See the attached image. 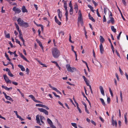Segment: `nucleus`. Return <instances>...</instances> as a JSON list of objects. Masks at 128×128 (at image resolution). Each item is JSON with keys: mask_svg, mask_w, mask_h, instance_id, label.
Segmentation results:
<instances>
[{"mask_svg": "<svg viewBox=\"0 0 128 128\" xmlns=\"http://www.w3.org/2000/svg\"><path fill=\"white\" fill-rule=\"evenodd\" d=\"M52 52L53 56L55 58H58L60 55L59 50L56 48H54L52 49Z\"/></svg>", "mask_w": 128, "mask_h": 128, "instance_id": "1", "label": "nucleus"}, {"mask_svg": "<svg viewBox=\"0 0 128 128\" xmlns=\"http://www.w3.org/2000/svg\"><path fill=\"white\" fill-rule=\"evenodd\" d=\"M78 24H79V23H80L81 24V25L82 26L83 24V20L82 17V15L81 13H80V14L79 15L78 18Z\"/></svg>", "mask_w": 128, "mask_h": 128, "instance_id": "2", "label": "nucleus"}, {"mask_svg": "<svg viewBox=\"0 0 128 128\" xmlns=\"http://www.w3.org/2000/svg\"><path fill=\"white\" fill-rule=\"evenodd\" d=\"M38 109L39 111L41 112H43L46 115H48V112L46 110L42 108H38Z\"/></svg>", "mask_w": 128, "mask_h": 128, "instance_id": "3", "label": "nucleus"}, {"mask_svg": "<svg viewBox=\"0 0 128 128\" xmlns=\"http://www.w3.org/2000/svg\"><path fill=\"white\" fill-rule=\"evenodd\" d=\"M12 10L16 13L19 14L21 12V10L18 8H16V6L14 7Z\"/></svg>", "mask_w": 128, "mask_h": 128, "instance_id": "4", "label": "nucleus"}, {"mask_svg": "<svg viewBox=\"0 0 128 128\" xmlns=\"http://www.w3.org/2000/svg\"><path fill=\"white\" fill-rule=\"evenodd\" d=\"M18 32L19 34V35L18 36L21 39V40L22 41L23 43V44L24 45H25L24 40L23 38L22 32L21 31H20Z\"/></svg>", "mask_w": 128, "mask_h": 128, "instance_id": "5", "label": "nucleus"}, {"mask_svg": "<svg viewBox=\"0 0 128 128\" xmlns=\"http://www.w3.org/2000/svg\"><path fill=\"white\" fill-rule=\"evenodd\" d=\"M4 79L6 82L7 83H11V81L8 78V77L6 75H4L3 76Z\"/></svg>", "mask_w": 128, "mask_h": 128, "instance_id": "6", "label": "nucleus"}, {"mask_svg": "<svg viewBox=\"0 0 128 128\" xmlns=\"http://www.w3.org/2000/svg\"><path fill=\"white\" fill-rule=\"evenodd\" d=\"M17 21L18 22V24L20 26H22V24L24 22L23 20H22L20 18H19L18 19Z\"/></svg>", "mask_w": 128, "mask_h": 128, "instance_id": "7", "label": "nucleus"}, {"mask_svg": "<svg viewBox=\"0 0 128 128\" xmlns=\"http://www.w3.org/2000/svg\"><path fill=\"white\" fill-rule=\"evenodd\" d=\"M36 122L38 124L40 125L41 126L42 124L40 123V119L39 118V115H37L36 116Z\"/></svg>", "mask_w": 128, "mask_h": 128, "instance_id": "8", "label": "nucleus"}, {"mask_svg": "<svg viewBox=\"0 0 128 128\" xmlns=\"http://www.w3.org/2000/svg\"><path fill=\"white\" fill-rule=\"evenodd\" d=\"M99 47L100 53L101 54H103V52L104 51V50L102 44H100Z\"/></svg>", "mask_w": 128, "mask_h": 128, "instance_id": "9", "label": "nucleus"}, {"mask_svg": "<svg viewBox=\"0 0 128 128\" xmlns=\"http://www.w3.org/2000/svg\"><path fill=\"white\" fill-rule=\"evenodd\" d=\"M58 14V16L60 20H61L62 17V12L60 11V9H58L57 10Z\"/></svg>", "mask_w": 128, "mask_h": 128, "instance_id": "10", "label": "nucleus"}, {"mask_svg": "<svg viewBox=\"0 0 128 128\" xmlns=\"http://www.w3.org/2000/svg\"><path fill=\"white\" fill-rule=\"evenodd\" d=\"M40 121L42 124V125L43 124V125L44 124V123L43 121V120H45V118L42 116L40 115Z\"/></svg>", "mask_w": 128, "mask_h": 128, "instance_id": "11", "label": "nucleus"}, {"mask_svg": "<svg viewBox=\"0 0 128 128\" xmlns=\"http://www.w3.org/2000/svg\"><path fill=\"white\" fill-rule=\"evenodd\" d=\"M55 22L57 23L58 25H60L61 24V23L60 22L57 18L56 16L55 17Z\"/></svg>", "mask_w": 128, "mask_h": 128, "instance_id": "12", "label": "nucleus"}, {"mask_svg": "<svg viewBox=\"0 0 128 128\" xmlns=\"http://www.w3.org/2000/svg\"><path fill=\"white\" fill-rule=\"evenodd\" d=\"M99 88L103 96H104V92L102 86H100L99 87Z\"/></svg>", "mask_w": 128, "mask_h": 128, "instance_id": "13", "label": "nucleus"}, {"mask_svg": "<svg viewBox=\"0 0 128 128\" xmlns=\"http://www.w3.org/2000/svg\"><path fill=\"white\" fill-rule=\"evenodd\" d=\"M22 10L23 12H28V10L26 8L25 6H22Z\"/></svg>", "mask_w": 128, "mask_h": 128, "instance_id": "14", "label": "nucleus"}, {"mask_svg": "<svg viewBox=\"0 0 128 128\" xmlns=\"http://www.w3.org/2000/svg\"><path fill=\"white\" fill-rule=\"evenodd\" d=\"M18 66L20 68L21 70L22 71H24L25 70V68L23 66L20 64L18 65Z\"/></svg>", "mask_w": 128, "mask_h": 128, "instance_id": "15", "label": "nucleus"}, {"mask_svg": "<svg viewBox=\"0 0 128 128\" xmlns=\"http://www.w3.org/2000/svg\"><path fill=\"white\" fill-rule=\"evenodd\" d=\"M49 124L51 126L53 125V123L52 121L48 118L47 120Z\"/></svg>", "mask_w": 128, "mask_h": 128, "instance_id": "16", "label": "nucleus"}, {"mask_svg": "<svg viewBox=\"0 0 128 128\" xmlns=\"http://www.w3.org/2000/svg\"><path fill=\"white\" fill-rule=\"evenodd\" d=\"M29 26L27 22H23L22 26H24L25 28H26L28 27Z\"/></svg>", "mask_w": 128, "mask_h": 128, "instance_id": "17", "label": "nucleus"}, {"mask_svg": "<svg viewBox=\"0 0 128 128\" xmlns=\"http://www.w3.org/2000/svg\"><path fill=\"white\" fill-rule=\"evenodd\" d=\"M69 6L70 7V14H71V12H72V1H70L69 4Z\"/></svg>", "mask_w": 128, "mask_h": 128, "instance_id": "18", "label": "nucleus"}, {"mask_svg": "<svg viewBox=\"0 0 128 128\" xmlns=\"http://www.w3.org/2000/svg\"><path fill=\"white\" fill-rule=\"evenodd\" d=\"M66 67L68 71L69 72H71L72 71L71 67L69 65L67 64L66 65Z\"/></svg>", "mask_w": 128, "mask_h": 128, "instance_id": "19", "label": "nucleus"}, {"mask_svg": "<svg viewBox=\"0 0 128 128\" xmlns=\"http://www.w3.org/2000/svg\"><path fill=\"white\" fill-rule=\"evenodd\" d=\"M100 43L102 44L104 41V38H103L102 36H100Z\"/></svg>", "mask_w": 128, "mask_h": 128, "instance_id": "20", "label": "nucleus"}, {"mask_svg": "<svg viewBox=\"0 0 128 128\" xmlns=\"http://www.w3.org/2000/svg\"><path fill=\"white\" fill-rule=\"evenodd\" d=\"M36 41L37 42L39 46L41 47L43 46L42 45L40 42V41L38 39H36Z\"/></svg>", "mask_w": 128, "mask_h": 128, "instance_id": "21", "label": "nucleus"}, {"mask_svg": "<svg viewBox=\"0 0 128 128\" xmlns=\"http://www.w3.org/2000/svg\"><path fill=\"white\" fill-rule=\"evenodd\" d=\"M4 34L5 35V37L8 38H10V34L8 33V34H6V31L5 30L4 32Z\"/></svg>", "mask_w": 128, "mask_h": 128, "instance_id": "22", "label": "nucleus"}, {"mask_svg": "<svg viewBox=\"0 0 128 128\" xmlns=\"http://www.w3.org/2000/svg\"><path fill=\"white\" fill-rule=\"evenodd\" d=\"M127 115V113H126L124 114V118L125 119V123L126 124H127V118H126V116Z\"/></svg>", "mask_w": 128, "mask_h": 128, "instance_id": "23", "label": "nucleus"}, {"mask_svg": "<svg viewBox=\"0 0 128 128\" xmlns=\"http://www.w3.org/2000/svg\"><path fill=\"white\" fill-rule=\"evenodd\" d=\"M111 29L112 31L116 33V29L114 28V26H111Z\"/></svg>", "mask_w": 128, "mask_h": 128, "instance_id": "24", "label": "nucleus"}, {"mask_svg": "<svg viewBox=\"0 0 128 128\" xmlns=\"http://www.w3.org/2000/svg\"><path fill=\"white\" fill-rule=\"evenodd\" d=\"M112 125L113 126H114L115 125V127H116L117 124V122L116 120H112Z\"/></svg>", "mask_w": 128, "mask_h": 128, "instance_id": "25", "label": "nucleus"}, {"mask_svg": "<svg viewBox=\"0 0 128 128\" xmlns=\"http://www.w3.org/2000/svg\"><path fill=\"white\" fill-rule=\"evenodd\" d=\"M100 99L101 101L102 104L104 106H105L106 104L104 100L102 98H100Z\"/></svg>", "mask_w": 128, "mask_h": 128, "instance_id": "26", "label": "nucleus"}, {"mask_svg": "<svg viewBox=\"0 0 128 128\" xmlns=\"http://www.w3.org/2000/svg\"><path fill=\"white\" fill-rule=\"evenodd\" d=\"M74 8L76 12L77 13L78 10V6L76 4L74 5Z\"/></svg>", "mask_w": 128, "mask_h": 128, "instance_id": "27", "label": "nucleus"}, {"mask_svg": "<svg viewBox=\"0 0 128 128\" xmlns=\"http://www.w3.org/2000/svg\"><path fill=\"white\" fill-rule=\"evenodd\" d=\"M88 6L90 9L92 11V12H94V10H93L94 8L90 4L88 5Z\"/></svg>", "mask_w": 128, "mask_h": 128, "instance_id": "28", "label": "nucleus"}, {"mask_svg": "<svg viewBox=\"0 0 128 128\" xmlns=\"http://www.w3.org/2000/svg\"><path fill=\"white\" fill-rule=\"evenodd\" d=\"M64 6L65 10H66L67 9V1H64Z\"/></svg>", "mask_w": 128, "mask_h": 128, "instance_id": "29", "label": "nucleus"}, {"mask_svg": "<svg viewBox=\"0 0 128 128\" xmlns=\"http://www.w3.org/2000/svg\"><path fill=\"white\" fill-rule=\"evenodd\" d=\"M110 20L111 21V22L112 24H113L114 22V18L112 17H110Z\"/></svg>", "mask_w": 128, "mask_h": 128, "instance_id": "30", "label": "nucleus"}, {"mask_svg": "<svg viewBox=\"0 0 128 128\" xmlns=\"http://www.w3.org/2000/svg\"><path fill=\"white\" fill-rule=\"evenodd\" d=\"M5 98L8 100H9L12 101H13L12 99L10 96H7Z\"/></svg>", "mask_w": 128, "mask_h": 128, "instance_id": "31", "label": "nucleus"}, {"mask_svg": "<svg viewBox=\"0 0 128 128\" xmlns=\"http://www.w3.org/2000/svg\"><path fill=\"white\" fill-rule=\"evenodd\" d=\"M15 25L16 28L17 29L18 31L19 32L20 31V30L19 27L17 24L16 23H15Z\"/></svg>", "mask_w": 128, "mask_h": 128, "instance_id": "32", "label": "nucleus"}, {"mask_svg": "<svg viewBox=\"0 0 128 128\" xmlns=\"http://www.w3.org/2000/svg\"><path fill=\"white\" fill-rule=\"evenodd\" d=\"M29 97L31 98L34 101L36 99L35 97L32 95L30 94L29 96Z\"/></svg>", "mask_w": 128, "mask_h": 128, "instance_id": "33", "label": "nucleus"}, {"mask_svg": "<svg viewBox=\"0 0 128 128\" xmlns=\"http://www.w3.org/2000/svg\"><path fill=\"white\" fill-rule=\"evenodd\" d=\"M8 75L10 76V77H13L14 76V75H13V74L11 73V72H10V71H9L8 73Z\"/></svg>", "mask_w": 128, "mask_h": 128, "instance_id": "34", "label": "nucleus"}, {"mask_svg": "<svg viewBox=\"0 0 128 128\" xmlns=\"http://www.w3.org/2000/svg\"><path fill=\"white\" fill-rule=\"evenodd\" d=\"M43 105L42 104H36V106H39V107H42Z\"/></svg>", "mask_w": 128, "mask_h": 128, "instance_id": "35", "label": "nucleus"}, {"mask_svg": "<svg viewBox=\"0 0 128 128\" xmlns=\"http://www.w3.org/2000/svg\"><path fill=\"white\" fill-rule=\"evenodd\" d=\"M5 56L6 57L7 59L9 61L10 60V59L9 58L7 54L6 53H5Z\"/></svg>", "mask_w": 128, "mask_h": 128, "instance_id": "36", "label": "nucleus"}, {"mask_svg": "<svg viewBox=\"0 0 128 128\" xmlns=\"http://www.w3.org/2000/svg\"><path fill=\"white\" fill-rule=\"evenodd\" d=\"M122 32H120L118 36H117V38L118 40H119L120 39V35H121V34H122Z\"/></svg>", "mask_w": 128, "mask_h": 128, "instance_id": "37", "label": "nucleus"}, {"mask_svg": "<svg viewBox=\"0 0 128 128\" xmlns=\"http://www.w3.org/2000/svg\"><path fill=\"white\" fill-rule=\"evenodd\" d=\"M2 88L6 90H8V88L7 87L5 86L4 85H2Z\"/></svg>", "mask_w": 128, "mask_h": 128, "instance_id": "38", "label": "nucleus"}, {"mask_svg": "<svg viewBox=\"0 0 128 128\" xmlns=\"http://www.w3.org/2000/svg\"><path fill=\"white\" fill-rule=\"evenodd\" d=\"M72 126L75 128H77V126L76 124L75 123H72Z\"/></svg>", "mask_w": 128, "mask_h": 128, "instance_id": "39", "label": "nucleus"}, {"mask_svg": "<svg viewBox=\"0 0 128 128\" xmlns=\"http://www.w3.org/2000/svg\"><path fill=\"white\" fill-rule=\"evenodd\" d=\"M109 90L110 92V94L111 96L112 97H113V93L112 92V90H111V89L110 88H109Z\"/></svg>", "mask_w": 128, "mask_h": 128, "instance_id": "40", "label": "nucleus"}, {"mask_svg": "<svg viewBox=\"0 0 128 128\" xmlns=\"http://www.w3.org/2000/svg\"><path fill=\"white\" fill-rule=\"evenodd\" d=\"M74 47L72 46V51L74 53L75 56H77V54L76 52L74 50Z\"/></svg>", "mask_w": 128, "mask_h": 128, "instance_id": "41", "label": "nucleus"}, {"mask_svg": "<svg viewBox=\"0 0 128 128\" xmlns=\"http://www.w3.org/2000/svg\"><path fill=\"white\" fill-rule=\"evenodd\" d=\"M77 106V108L79 112L80 113H82V111H81V110H80V109L79 108L78 105V106Z\"/></svg>", "mask_w": 128, "mask_h": 128, "instance_id": "42", "label": "nucleus"}, {"mask_svg": "<svg viewBox=\"0 0 128 128\" xmlns=\"http://www.w3.org/2000/svg\"><path fill=\"white\" fill-rule=\"evenodd\" d=\"M89 19H90V20H91L92 22H95V20L94 19V18H93L92 17H91L90 18H89Z\"/></svg>", "mask_w": 128, "mask_h": 128, "instance_id": "43", "label": "nucleus"}, {"mask_svg": "<svg viewBox=\"0 0 128 128\" xmlns=\"http://www.w3.org/2000/svg\"><path fill=\"white\" fill-rule=\"evenodd\" d=\"M42 108H44L47 110H48L49 109L48 107L44 104L43 105Z\"/></svg>", "mask_w": 128, "mask_h": 128, "instance_id": "44", "label": "nucleus"}, {"mask_svg": "<svg viewBox=\"0 0 128 128\" xmlns=\"http://www.w3.org/2000/svg\"><path fill=\"white\" fill-rule=\"evenodd\" d=\"M52 93L54 95V96H56V97H59V98H60V96L59 95L56 94L55 92H52Z\"/></svg>", "mask_w": 128, "mask_h": 128, "instance_id": "45", "label": "nucleus"}, {"mask_svg": "<svg viewBox=\"0 0 128 128\" xmlns=\"http://www.w3.org/2000/svg\"><path fill=\"white\" fill-rule=\"evenodd\" d=\"M69 34V41L71 42H72V41L71 40L72 37H71V35L70 34Z\"/></svg>", "mask_w": 128, "mask_h": 128, "instance_id": "46", "label": "nucleus"}, {"mask_svg": "<svg viewBox=\"0 0 128 128\" xmlns=\"http://www.w3.org/2000/svg\"><path fill=\"white\" fill-rule=\"evenodd\" d=\"M83 78L84 79V80L85 82L88 81L87 79L86 78V77L84 76H82Z\"/></svg>", "mask_w": 128, "mask_h": 128, "instance_id": "47", "label": "nucleus"}, {"mask_svg": "<svg viewBox=\"0 0 128 128\" xmlns=\"http://www.w3.org/2000/svg\"><path fill=\"white\" fill-rule=\"evenodd\" d=\"M17 118H19L21 121H23L24 120V119H23L22 117L20 116H18L17 117Z\"/></svg>", "mask_w": 128, "mask_h": 128, "instance_id": "48", "label": "nucleus"}, {"mask_svg": "<svg viewBox=\"0 0 128 128\" xmlns=\"http://www.w3.org/2000/svg\"><path fill=\"white\" fill-rule=\"evenodd\" d=\"M59 34H61V36H64V32L60 31L59 32Z\"/></svg>", "mask_w": 128, "mask_h": 128, "instance_id": "49", "label": "nucleus"}, {"mask_svg": "<svg viewBox=\"0 0 128 128\" xmlns=\"http://www.w3.org/2000/svg\"><path fill=\"white\" fill-rule=\"evenodd\" d=\"M86 100L89 103V104L90 106V107L91 108V105L90 102L89 101V100H88V99L87 98H86Z\"/></svg>", "mask_w": 128, "mask_h": 128, "instance_id": "50", "label": "nucleus"}, {"mask_svg": "<svg viewBox=\"0 0 128 128\" xmlns=\"http://www.w3.org/2000/svg\"><path fill=\"white\" fill-rule=\"evenodd\" d=\"M110 98L108 97L107 99V101L108 104L110 103Z\"/></svg>", "mask_w": 128, "mask_h": 128, "instance_id": "51", "label": "nucleus"}, {"mask_svg": "<svg viewBox=\"0 0 128 128\" xmlns=\"http://www.w3.org/2000/svg\"><path fill=\"white\" fill-rule=\"evenodd\" d=\"M85 108V111L87 112V113L88 114H89L90 113V112H89L88 111V110H87V107Z\"/></svg>", "mask_w": 128, "mask_h": 128, "instance_id": "52", "label": "nucleus"}, {"mask_svg": "<svg viewBox=\"0 0 128 128\" xmlns=\"http://www.w3.org/2000/svg\"><path fill=\"white\" fill-rule=\"evenodd\" d=\"M106 21V19L105 15H104L103 18V22H105Z\"/></svg>", "mask_w": 128, "mask_h": 128, "instance_id": "53", "label": "nucleus"}, {"mask_svg": "<svg viewBox=\"0 0 128 128\" xmlns=\"http://www.w3.org/2000/svg\"><path fill=\"white\" fill-rule=\"evenodd\" d=\"M58 102L60 104L61 106H62L63 107V108H64V106L63 105V104L62 103H61V102L60 101H58Z\"/></svg>", "mask_w": 128, "mask_h": 128, "instance_id": "54", "label": "nucleus"}, {"mask_svg": "<svg viewBox=\"0 0 128 128\" xmlns=\"http://www.w3.org/2000/svg\"><path fill=\"white\" fill-rule=\"evenodd\" d=\"M34 101L36 102L37 103H42L40 101L38 100L35 99L34 100Z\"/></svg>", "mask_w": 128, "mask_h": 128, "instance_id": "55", "label": "nucleus"}, {"mask_svg": "<svg viewBox=\"0 0 128 128\" xmlns=\"http://www.w3.org/2000/svg\"><path fill=\"white\" fill-rule=\"evenodd\" d=\"M26 71L27 72V74H28L29 73V70L28 68H26Z\"/></svg>", "mask_w": 128, "mask_h": 128, "instance_id": "56", "label": "nucleus"}, {"mask_svg": "<svg viewBox=\"0 0 128 128\" xmlns=\"http://www.w3.org/2000/svg\"><path fill=\"white\" fill-rule=\"evenodd\" d=\"M108 9L106 8H104V13L106 14V12L107 11Z\"/></svg>", "mask_w": 128, "mask_h": 128, "instance_id": "57", "label": "nucleus"}, {"mask_svg": "<svg viewBox=\"0 0 128 128\" xmlns=\"http://www.w3.org/2000/svg\"><path fill=\"white\" fill-rule=\"evenodd\" d=\"M65 10L66 11V13L65 14L66 16H68V13L67 9H66V10Z\"/></svg>", "mask_w": 128, "mask_h": 128, "instance_id": "58", "label": "nucleus"}, {"mask_svg": "<svg viewBox=\"0 0 128 128\" xmlns=\"http://www.w3.org/2000/svg\"><path fill=\"white\" fill-rule=\"evenodd\" d=\"M92 2L93 4H94L95 6H96L97 5V3L93 0L92 1Z\"/></svg>", "mask_w": 128, "mask_h": 128, "instance_id": "59", "label": "nucleus"}, {"mask_svg": "<svg viewBox=\"0 0 128 128\" xmlns=\"http://www.w3.org/2000/svg\"><path fill=\"white\" fill-rule=\"evenodd\" d=\"M122 2H123V4L124 5V6H126V2L125 0H122Z\"/></svg>", "mask_w": 128, "mask_h": 128, "instance_id": "60", "label": "nucleus"}, {"mask_svg": "<svg viewBox=\"0 0 128 128\" xmlns=\"http://www.w3.org/2000/svg\"><path fill=\"white\" fill-rule=\"evenodd\" d=\"M116 52L118 56L119 57H120V55L117 50H116Z\"/></svg>", "mask_w": 128, "mask_h": 128, "instance_id": "61", "label": "nucleus"}, {"mask_svg": "<svg viewBox=\"0 0 128 128\" xmlns=\"http://www.w3.org/2000/svg\"><path fill=\"white\" fill-rule=\"evenodd\" d=\"M12 82V83L13 84H14L16 86V85H18V83L17 82L13 81V82Z\"/></svg>", "mask_w": 128, "mask_h": 128, "instance_id": "62", "label": "nucleus"}, {"mask_svg": "<svg viewBox=\"0 0 128 128\" xmlns=\"http://www.w3.org/2000/svg\"><path fill=\"white\" fill-rule=\"evenodd\" d=\"M22 58H23L24 60L26 61L27 62H29V61L27 59V58L24 56Z\"/></svg>", "mask_w": 128, "mask_h": 128, "instance_id": "63", "label": "nucleus"}, {"mask_svg": "<svg viewBox=\"0 0 128 128\" xmlns=\"http://www.w3.org/2000/svg\"><path fill=\"white\" fill-rule=\"evenodd\" d=\"M15 40H16V43H17L18 44H20V42L19 40H18V39L16 38L15 39Z\"/></svg>", "mask_w": 128, "mask_h": 128, "instance_id": "64", "label": "nucleus"}]
</instances>
